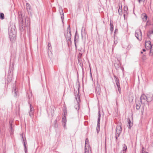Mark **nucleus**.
<instances>
[{
	"label": "nucleus",
	"instance_id": "b1692460",
	"mask_svg": "<svg viewBox=\"0 0 153 153\" xmlns=\"http://www.w3.org/2000/svg\"><path fill=\"white\" fill-rule=\"evenodd\" d=\"M26 7L27 9H28L29 10H30L31 8L30 5L27 3L26 4Z\"/></svg>",
	"mask_w": 153,
	"mask_h": 153
},
{
	"label": "nucleus",
	"instance_id": "7c9ffc66",
	"mask_svg": "<svg viewBox=\"0 0 153 153\" xmlns=\"http://www.w3.org/2000/svg\"><path fill=\"white\" fill-rule=\"evenodd\" d=\"M24 147H25V152H26L27 150H26V145H25V142H24Z\"/></svg>",
	"mask_w": 153,
	"mask_h": 153
},
{
	"label": "nucleus",
	"instance_id": "aec40b11",
	"mask_svg": "<svg viewBox=\"0 0 153 153\" xmlns=\"http://www.w3.org/2000/svg\"><path fill=\"white\" fill-rule=\"evenodd\" d=\"M127 149V146L125 144H124L123 145V153H126V151Z\"/></svg>",
	"mask_w": 153,
	"mask_h": 153
},
{
	"label": "nucleus",
	"instance_id": "58836bf2",
	"mask_svg": "<svg viewBox=\"0 0 153 153\" xmlns=\"http://www.w3.org/2000/svg\"><path fill=\"white\" fill-rule=\"evenodd\" d=\"M143 51L145 52L146 51V50L144 49H143Z\"/></svg>",
	"mask_w": 153,
	"mask_h": 153
},
{
	"label": "nucleus",
	"instance_id": "9b49d317",
	"mask_svg": "<svg viewBox=\"0 0 153 153\" xmlns=\"http://www.w3.org/2000/svg\"><path fill=\"white\" fill-rule=\"evenodd\" d=\"M33 110L34 108L32 106L31 104L30 105V111L29 112V114L30 116L31 117L33 115Z\"/></svg>",
	"mask_w": 153,
	"mask_h": 153
},
{
	"label": "nucleus",
	"instance_id": "72a5a7b5",
	"mask_svg": "<svg viewBox=\"0 0 153 153\" xmlns=\"http://www.w3.org/2000/svg\"><path fill=\"white\" fill-rule=\"evenodd\" d=\"M146 58V56L145 55H143V59H145Z\"/></svg>",
	"mask_w": 153,
	"mask_h": 153
},
{
	"label": "nucleus",
	"instance_id": "a18cd8bd",
	"mask_svg": "<svg viewBox=\"0 0 153 153\" xmlns=\"http://www.w3.org/2000/svg\"><path fill=\"white\" fill-rule=\"evenodd\" d=\"M61 18L62 19V16H61Z\"/></svg>",
	"mask_w": 153,
	"mask_h": 153
},
{
	"label": "nucleus",
	"instance_id": "2f4dec72",
	"mask_svg": "<svg viewBox=\"0 0 153 153\" xmlns=\"http://www.w3.org/2000/svg\"><path fill=\"white\" fill-rule=\"evenodd\" d=\"M88 142V139L87 138L85 140V145Z\"/></svg>",
	"mask_w": 153,
	"mask_h": 153
},
{
	"label": "nucleus",
	"instance_id": "2eb2a0df",
	"mask_svg": "<svg viewBox=\"0 0 153 153\" xmlns=\"http://www.w3.org/2000/svg\"><path fill=\"white\" fill-rule=\"evenodd\" d=\"M128 128H130L132 126L133 123L131 121L129 118H128Z\"/></svg>",
	"mask_w": 153,
	"mask_h": 153
},
{
	"label": "nucleus",
	"instance_id": "6ab92c4d",
	"mask_svg": "<svg viewBox=\"0 0 153 153\" xmlns=\"http://www.w3.org/2000/svg\"><path fill=\"white\" fill-rule=\"evenodd\" d=\"M13 126L10 125V132L11 134H13Z\"/></svg>",
	"mask_w": 153,
	"mask_h": 153
},
{
	"label": "nucleus",
	"instance_id": "bb28decb",
	"mask_svg": "<svg viewBox=\"0 0 153 153\" xmlns=\"http://www.w3.org/2000/svg\"><path fill=\"white\" fill-rule=\"evenodd\" d=\"M48 49L49 50L50 49V48H51V45L50 43H49L48 44Z\"/></svg>",
	"mask_w": 153,
	"mask_h": 153
},
{
	"label": "nucleus",
	"instance_id": "dca6fc26",
	"mask_svg": "<svg viewBox=\"0 0 153 153\" xmlns=\"http://www.w3.org/2000/svg\"><path fill=\"white\" fill-rule=\"evenodd\" d=\"M141 17L144 22H146L147 19V16L146 14H143L142 15Z\"/></svg>",
	"mask_w": 153,
	"mask_h": 153
},
{
	"label": "nucleus",
	"instance_id": "ea45409f",
	"mask_svg": "<svg viewBox=\"0 0 153 153\" xmlns=\"http://www.w3.org/2000/svg\"><path fill=\"white\" fill-rule=\"evenodd\" d=\"M140 1H140V0H138V1H139V3H140Z\"/></svg>",
	"mask_w": 153,
	"mask_h": 153
},
{
	"label": "nucleus",
	"instance_id": "20e7f679",
	"mask_svg": "<svg viewBox=\"0 0 153 153\" xmlns=\"http://www.w3.org/2000/svg\"><path fill=\"white\" fill-rule=\"evenodd\" d=\"M78 90V92L77 91H76L75 90H74V93L75 94V97L76 99L77 102L76 105L74 107L76 109L78 110L79 109V103L80 102V97L79 95V88H77Z\"/></svg>",
	"mask_w": 153,
	"mask_h": 153
},
{
	"label": "nucleus",
	"instance_id": "f257e3e1",
	"mask_svg": "<svg viewBox=\"0 0 153 153\" xmlns=\"http://www.w3.org/2000/svg\"><path fill=\"white\" fill-rule=\"evenodd\" d=\"M25 19H23L22 14V12L19 13V22L20 28L21 30H23L24 27L25 26L26 23L27 25L30 24V19L28 17H25Z\"/></svg>",
	"mask_w": 153,
	"mask_h": 153
},
{
	"label": "nucleus",
	"instance_id": "cd10ccee",
	"mask_svg": "<svg viewBox=\"0 0 153 153\" xmlns=\"http://www.w3.org/2000/svg\"><path fill=\"white\" fill-rule=\"evenodd\" d=\"M13 122V121L12 120H10L9 121V123L10 125H12V123Z\"/></svg>",
	"mask_w": 153,
	"mask_h": 153
},
{
	"label": "nucleus",
	"instance_id": "9d476101",
	"mask_svg": "<svg viewBox=\"0 0 153 153\" xmlns=\"http://www.w3.org/2000/svg\"><path fill=\"white\" fill-rule=\"evenodd\" d=\"M100 111H99L98 112V121H97V127H100Z\"/></svg>",
	"mask_w": 153,
	"mask_h": 153
},
{
	"label": "nucleus",
	"instance_id": "a878e982",
	"mask_svg": "<svg viewBox=\"0 0 153 153\" xmlns=\"http://www.w3.org/2000/svg\"><path fill=\"white\" fill-rule=\"evenodd\" d=\"M11 81V77L10 76H8L7 77V81L8 82H10Z\"/></svg>",
	"mask_w": 153,
	"mask_h": 153
},
{
	"label": "nucleus",
	"instance_id": "7ed1b4c3",
	"mask_svg": "<svg viewBox=\"0 0 153 153\" xmlns=\"http://www.w3.org/2000/svg\"><path fill=\"white\" fill-rule=\"evenodd\" d=\"M65 37L67 41L68 42V46H69V42L71 43V28L70 26L69 25L67 28V30L66 31L65 33Z\"/></svg>",
	"mask_w": 153,
	"mask_h": 153
},
{
	"label": "nucleus",
	"instance_id": "4468645a",
	"mask_svg": "<svg viewBox=\"0 0 153 153\" xmlns=\"http://www.w3.org/2000/svg\"><path fill=\"white\" fill-rule=\"evenodd\" d=\"M142 103L141 102L138 101V102H136V107L137 110H139L140 108Z\"/></svg>",
	"mask_w": 153,
	"mask_h": 153
},
{
	"label": "nucleus",
	"instance_id": "1a4fd4ad",
	"mask_svg": "<svg viewBox=\"0 0 153 153\" xmlns=\"http://www.w3.org/2000/svg\"><path fill=\"white\" fill-rule=\"evenodd\" d=\"M147 101L149 102L152 101L153 99V95L152 94H147Z\"/></svg>",
	"mask_w": 153,
	"mask_h": 153
},
{
	"label": "nucleus",
	"instance_id": "ddd939ff",
	"mask_svg": "<svg viewBox=\"0 0 153 153\" xmlns=\"http://www.w3.org/2000/svg\"><path fill=\"white\" fill-rule=\"evenodd\" d=\"M95 89L96 93L98 94H100V88L99 85H98L95 88Z\"/></svg>",
	"mask_w": 153,
	"mask_h": 153
},
{
	"label": "nucleus",
	"instance_id": "a211bd4d",
	"mask_svg": "<svg viewBox=\"0 0 153 153\" xmlns=\"http://www.w3.org/2000/svg\"><path fill=\"white\" fill-rule=\"evenodd\" d=\"M114 77L115 80L116 84H119V81L118 78L115 76H114Z\"/></svg>",
	"mask_w": 153,
	"mask_h": 153
},
{
	"label": "nucleus",
	"instance_id": "473e14b6",
	"mask_svg": "<svg viewBox=\"0 0 153 153\" xmlns=\"http://www.w3.org/2000/svg\"><path fill=\"white\" fill-rule=\"evenodd\" d=\"M144 147H142V149L141 150V153H144V152H144Z\"/></svg>",
	"mask_w": 153,
	"mask_h": 153
},
{
	"label": "nucleus",
	"instance_id": "a19ab883",
	"mask_svg": "<svg viewBox=\"0 0 153 153\" xmlns=\"http://www.w3.org/2000/svg\"><path fill=\"white\" fill-rule=\"evenodd\" d=\"M62 15H63V11H62Z\"/></svg>",
	"mask_w": 153,
	"mask_h": 153
},
{
	"label": "nucleus",
	"instance_id": "5701e85b",
	"mask_svg": "<svg viewBox=\"0 0 153 153\" xmlns=\"http://www.w3.org/2000/svg\"><path fill=\"white\" fill-rule=\"evenodd\" d=\"M110 26H111V31H113L114 30V26L113 24L110 21Z\"/></svg>",
	"mask_w": 153,
	"mask_h": 153
},
{
	"label": "nucleus",
	"instance_id": "0eeeda50",
	"mask_svg": "<svg viewBox=\"0 0 153 153\" xmlns=\"http://www.w3.org/2000/svg\"><path fill=\"white\" fill-rule=\"evenodd\" d=\"M122 128L120 126H118L117 127V133L115 134V138L116 140L117 138L120 136V133L122 131Z\"/></svg>",
	"mask_w": 153,
	"mask_h": 153
},
{
	"label": "nucleus",
	"instance_id": "4be33fe9",
	"mask_svg": "<svg viewBox=\"0 0 153 153\" xmlns=\"http://www.w3.org/2000/svg\"><path fill=\"white\" fill-rule=\"evenodd\" d=\"M0 19L2 20L4 19V14L3 13H0Z\"/></svg>",
	"mask_w": 153,
	"mask_h": 153
},
{
	"label": "nucleus",
	"instance_id": "c03bdc74",
	"mask_svg": "<svg viewBox=\"0 0 153 153\" xmlns=\"http://www.w3.org/2000/svg\"><path fill=\"white\" fill-rule=\"evenodd\" d=\"M90 74L91 75V71H90Z\"/></svg>",
	"mask_w": 153,
	"mask_h": 153
},
{
	"label": "nucleus",
	"instance_id": "c9c22d12",
	"mask_svg": "<svg viewBox=\"0 0 153 153\" xmlns=\"http://www.w3.org/2000/svg\"><path fill=\"white\" fill-rule=\"evenodd\" d=\"M66 115V112L65 111V112L64 116V117H65V116Z\"/></svg>",
	"mask_w": 153,
	"mask_h": 153
},
{
	"label": "nucleus",
	"instance_id": "79ce46f5",
	"mask_svg": "<svg viewBox=\"0 0 153 153\" xmlns=\"http://www.w3.org/2000/svg\"><path fill=\"white\" fill-rule=\"evenodd\" d=\"M141 53L142 54V53H143V52L142 51H141Z\"/></svg>",
	"mask_w": 153,
	"mask_h": 153
},
{
	"label": "nucleus",
	"instance_id": "393cba45",
	"mask_svg": "<svg viewBox=\"0 0 153 153\" xmlns=\"http://www.w3.org/2000/svg\"><path fill=\"white\" fill-rule=\"evenodd\" d=\"M116 85L117 87L118 91L119 93H120L121 91V88L120 86V84H116Z\"/></svg>",
	"mask_w": 153,
	"mask_h": 153
},
{
	"label": "nucleus",
	"instance_id": "e433bc0d",
	"mask_svg": "<svg viewBox=\"0 0 153 153\" xmlns=\"http://www.w3.org/2000/svg\"><path fill=\"white\" fill-rule=\"evenodd\" d=\"M57 122V120H55L54 121V123L55 124H56Z\"/></svg>",
	"mask_w": 153,
	"mask_h": 153
},
{
	"label": "nucleus",
	"instance_id": "c756f323",
	"mask_svg": "<svg viewBox=\"0 0 153 153\" xmlns=\"http://www.w3.org/2000/svg\"><path fill=\"white\" fill-rule=\"evenodd\" d=\"M85 153H89V151L88 150L86 149H85Z\"/></svg>",
	"mask_w": 153,
	"mask_h": 153
},
{
	"label": "nucleus",
	"instance_id": "37998d69",
	"mask_svg": "<svg viewBox=\"0 0 153 153\" xmlns=\"http://www.w3.org/2000/svg\"><path fill=\"white\" fill-rule=\"evenodd\" d=\"M144 153H148V152H144Z\"/></svg>",
	"mask_w": 153,
	"mask_h": 153
},
{
	"label": "nucleus",
	"instance_id": "412c9836",
	"mask_svg": "<svg viewBox=\"0 0 153 153\" xmlns=\"http://www.w3.org/2000/svg\"><path fill=\"white\" fill-rule=\"evenodd\" d=\"M66 121L65 120V117L64 118L63 117L62 120V122L63 123H64V126L65 127L66 125Z\"/></svg>",
	"mask_w": 153,
	"mask_h": 153
},
{
	"label": "nucleus",
	"instance_id": "39448f33",
	"mask_svg": "<svg viewBox=\"0 0 153 153\" xmlns=\"http://www.w3.org/2000/svg\"><path fill=\"white\" fill-rule=\"evenodd\" d=\"M135 36L139 40H142V33L140 29H137L136 30Z\"/></svg>",
	"mask_w": 153,
	"mask_h": 153
},
{
	"label": "nucleus",
	"instance_id": "4c0bfd02",
	"mask_svg": "<svg viewBox=\"0 0 153 153\" xmlns=\"http://www.w3.org/2000/svg\"><path fill=\"white\" fill-rule=\"evenodd\" d=\"M75 39H74V41H75V46L76 47V42H75Z\"/></svg>",
	"mask_w": 153,
	"mask_h": 153
},
{
	"label": "nucleus",
	"instance_id": "f3484780",
	"mask_svg": "<svg viewBox=\"0 0 153 153\" xmlns=\"http://www.w3.org/2000/svg\"><path fill=\"white\" fill-rule=\"evenodd\" d=\"M118 42V40L117 39H116L115 38H114V44L113 45V47L112 49V50H113L114 47L115 46V45Z\"/></svg>",
	"mask_w": 153,
	"mask_h": 153
},
{
	"label": "nucleus",
	"instance_id": "f704fd0d",
	"mask_svg": "<svg viewBox=\"0 0 153 153\" xmlns=\"http://www.w3.org/2000/svg\"><path fill=\"white\" fill-rule=\"evenodd\" d=\"M152 49L153 50V51H152V54H153V45H152Z\"/></svg>",
	"mask_w": 153,
	"mask_h": 153
},
{
	"label": "nucleus",
	"instance_id": "6e6552de",
	"mask_svg": "<svg viewBox=\"0 0 153 153\" xmlns=\"http://www.w3.org/2000/svg\"><path fill=\"white\" fill-rule=\"evenodd\" d=\"M140 102H141L142 104H144L147 101V97L144 94L141 95L140 98Z\"/></svg>",
	"mask_w": 153,
	"mask_h": 153
},
{
	"label": "nucleus",
	"instance_id": "49530a36",
	"mask_svg": "<svg viewBox=\"0 0 153 153\" xmlns=\"http://www.w3.org/2000/svg\"><path fill=\"white\" fill-rule=\"evenodd\" d=\"M140 1H143V0H140Z\"/></svg>",
	"mask_w": 153,
	"mask_h": 153
},
{
	"label": "nucleus",
	"instance_id": "de8ad7c7",
	"mask_svg": "<svg viewBox=\"0 0 153 153\" xmlns=\"http://www.w3.org/2000/svg\"><path fill=\"white\" fill-rule=\"evenodd\" d=\"M145 0H143V2H144Z\"/></svg>",
	"mask_w": 153,
	"mask_h": 153
},
{
	"label": "nucleus",
	"instance_id": "c85d7f7f",
	"mask_svg": "<svg viewBox=\"0 0 153 153\" xmlns=\"http://www.w3.org/2000/svg\"><path fill=\"white\" fill-rule=\"evenodd\" d=\"M100 127H97L96 130L97 131V132L98 133L100 131Z\"/></svg>",
	"mask_w": 153,
	"mask_h": 153
},
{
	"label": "nucleus",
	"instance_id": "09e8293b",
	"mask_svg": "<svg viewBox=\"0 0 153 153\" xmlns=\"http://www.w3.org/2000/svg\"><path fill=\"white\" fill-rule=\"evenodd\" d=\"M22 138L23 139V136H22Z\"/></svg>",
	"mask_w": 153,
	"mask_h": 153
},
{
	"label": "nucleus",
	"instance_id": "f8f14e48",
	"mask_svg": "<svg viewBox=\"0 0 153 153\" xmlns=\"http://www.w3.org/2000/svg\"><path fill=\"white\" fill-rule=\"evenodd\" d=\"M17 91L16 90V86H13L12 93L14 95V96L16 97L17 96Z\"/></svg>",
	"mask_w": 153,
	"mask_h": 153
},
{
	"label": "nucleus",
	"instance_id": "f03ea898",
	"mask_svg": "<svg viewBox=\"0 0 153 153\" xmlns=\"http://www.w3.org/2000/svg\"><path fill=\"white\" fill-rule=\"evenodd\" d=\"M9 34L11 41H13L16 38V31L15 26H12L9 29Z\"/></svg>",
	"mask_w": 153,
	"mask_h": 153
},
{
	"label": "nucleus",
	"instance_id": "423d86ee",
	"mask_svg": "<svg viewBox=\"0 0 153 153\" xmlns=\"http://www.w3.org/2000/svg\"><path fill=\"white\" fill-rule=\"evenodd\" d=\"M153 45H152L150 41H146L145 42V46L147 49H150V53H152V47Z\"/></svg>",
	"mask_w": 153,
	"mask_h": 153
}]
</instances>
